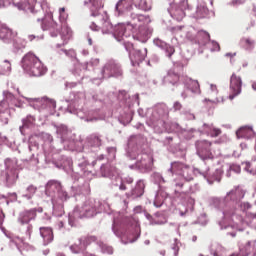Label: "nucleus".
<instances>
[{
  "label": "nucleus",
  "instance_id": "nucleus-1",
  "mask_svg": "<svg viewBox=\"0 0 256 256\" xmlns=\"http://www.w3.org/2000/svg\"><path fill=\"white\" fill-rule=\"evenodd\" d=\"M84 5H90V13L91 17H100L99 20L96 22H93L90 25V29L92 31H102V33L107 34L111 33V30L113 29V25L109 21V18L107 16L101 15V7H103V4L99 0H84Z\"/></svg>",
  "mask_w": 256,
  "mask_h": 256
},
{
  "label": "nucleus",
  "instance_id": "nucleus-2",
  "mask_svg": "<svg viewBox=\"0 0 256 256\" xmlns=\"http://www.w3.org/2000/svg\"><path fill=\"white\" fill-rule=\"evenodd\" d=\"M22 69L30 77H43L47 73V67L34 53L28 52L21 60Z\"/></svg>",
  "mask_w": 256,
  "mask_h": 256
},
{
  "label": "nucleus",
  "instance_id": "nucleus-3",
  "mask_svg": "<svg viewBox=\"0 0 256 256\" xmlns=\"http://www.w3.org/2000/svg\"><path fill=\"white\" fill-rule=\"evenodd\" d=\"M102 73L105 79H109L111 77H120V75H123V70H121V66L115 60H109L104 65Z\"/></svg>",
  "mask_w": 256,
  "mask_h": 256
},
{
  "label": "nucleus",
  "instance_id": "nucleus-4",
  "mask_svg": "<svg viewBox=\"0 0 256 256\" xmlns=\"http://www.w3.org/2000/svg\"><path fill=\"white\" fill-rule=\"evenodd\" d=\"M170 171L176 175H181L187 181H193V176H191V167L183 162H173L171 164Z\"/></svg>",
  "mask_w": 256,
  "mask_h": 256
},
{
  "label": "nucleus",
  "instance_id": "nucleus-5",
  "mask_svg": "<svg viewBox=\"0 0 256 256\" xmlns=\"http://www.w3.org/2000/svg\"><path fill=\"white\" fill-rule=\"evenodd\" d=\"M243 87V80L241 76L237 74H232L230 77V91L231 94L229 95L230 101H233L237 95H241V89Z\"/></svg>",
  "mask_w": 256,
  "mask_h": 256
},
{
  "label": "nucleus",
  "instance_id": "nucleus-6",
  "mask_svg": "<svg viewBox=\"0 0 256 256\" xmlns=\"http://www.w3.org/2000/svg\"><path fill=\"white\" fill-rule=\"evenodd\" d=\"M197 153L203 160L213 159V153L211 152V142L207 140H200L196 143Z\"/></svg>",
  "mask_w": 256,
  "mask_h": 256
},
{
  "label": "nucleus",
  "instance_id": "nucleus-7",
  "mask_svg": "<svg viewBox=\"0 0 256 256\" xmlns=\"http://www.w3.org/2000/svg\"><path fill=\"white\" fill-rule=\"evenodd\" d=\"M81 217H95L97 215V207L95 201H86L80 210Z\"/></svg>",
  "mask_w": 256,
  "mask_h": 256
},
{
  "label": "nucleus",
  "instance_id": "nucleus-8",
  "mask_svg": "<svg viewBox=\"0 0 256 256\" xmlns=\"http://www.w3.org/2000/svg\"><path fill=\"white\" fill-rule=\"evenodd\" d=\"M145 57H147V48L134 50L130 56L133 67H139L145 61Z\"/></svg>",
  "mask_w": 256,
  "mask_h": 256
},
{
  "label": "nucleus",
  "instance_id": "nucleus-9",
  "mask_svg": "<svg viewBox=\"0 0 256 256\" xmlns=\"http://www.w3.org/2000/svg\"><path fill=\"white\" fill-rule=\"evenodd\" d=\"M184 85L187 87V89H189V91H192V93H201V86L197 80H193L190 77H185Z\"/></svg>",
  "mask_w": 256,
  "mask_h": 256
},
{
  "label": "nucleus",
  "instance_id": "nucleus-10",
  "mask_svg": "<svg viewBox=\"0 0 256 256\" xmlns=\"http://www.w3.org/2000/svg\"><path fill=\"white\" fill-rule=\"evenodd\" d=\"M133 8V0H120L116 4V10L118 13H125V11H131Z\"/></svg>",
  "mask_w": 256,
  "mask_h": 256
},
{
  "label": "nucleus",
  "instance_id": "nucleus-11",
  "mask_svg": "<svg viewBox=\"0 0 256 256\" xmlns=\"http://www.w3.org/2000/svg\"><path fill=\"white\" fill-rule=\"evenodd\" d=\"M40 235L44 239V245H49L53 241V229L49 227L40 228Z\"/></svg>",
  "mask_w": 256,
  "mask_h": 256
},
{
  "label": "nucleus",
  "instance_id": "nucleus-12",
  "mask_svg": "<svg viewBox=\"0 0 256 256\" xmlns=\"http://www.w3.org/2000/svg\"><path fill=\"white\" fill-rule=\"evenodd\" d=\"M236 136L238 139H249V137L253 136V128L249 126L241 127L237 130Z\"/></svg>",
  "mask_w": 256,
  "mask_h": 256
},
{
  "label": "nucleus",
  "instance_id": "nucleus-13",
  "mask_svg": "<svg viewBox=\"0 0 256 256\" xmlns=\"http://www.w3.org/2000/svg\"><path fill=\"white\" fill-rule=\"evenodd\" d=\"M0 39L2 41L13 39V30L9 29L5 24H0Z\"/></svg>",
  "mask_w": 256,
  "mask_h": 256
},
{
  "label": "nucleus",
  "instance_id": "nucleus-14",
  "mask_svg": "<svg viewBox=\"0 0 256 256\" xmlns=\"http://www.w3.org/2000/svg\"><path fill=\"white\" fill-rule=\"evenodd\" d=\"M73 37V31H71V28L65 25V23L62 25L61 28V38L64 41L63 45H67L69 43V40Z\"/></svg>",
  "mask_w": 256,
  "mask_h": 256
},
{
  "label": "nucleus",
  "instance_id": "nucleus-15",
  "mask_svg": "<svg viewBox=\"0 0 256 256\" xmlns=\"http://www.w3.org/2000/svg\"><path fill=\"white\" fill-rule=\"evenodd\" d=\"M125 31H127V28L125 27V24H118L114 28V37L118 41H123L125 39Z\"/></svg>",
  "mask_w": 256,
  "mask_h": 256
},
{
  "label": "nucleus",
  "instance_id": "nucleus-16",
  "mask_svg": "<svg viewBox=\"0 0 256 256\" xmlns=\"http://www.w3.org/2000/svg\"><path fill=\"white\" fill-rule=\"evenodd\" d=\"M57 28V22L53 21V18H45L42 21V29L43 31H49L50 29H56Z\"/></svg>",
  "mask_w": 256,
  "mask_h": 256
},
{
  "label": "nucleus",
  "instance_id": "nucleus-17",
  "mask_svg": "<svg viewBox=\"0 0 256 256\" xmlns=\"http://www.w3.org/2000/svg\"><path fill=\"white\" fill-rule=\"evenodd\" d=\"M253 249H255V242L248 241L242 248H240V253H242V256H249Z\"/></svg>",
  "mask_w": 256,
  "mask_h": 256
},
{
  "label": "nucleus",
  "instance_id": "nucleus-18",
  "mask_svg": "<svg viewBox=\"0 0 256 256\" xmlns=\"http://www.w3.org/2000/svg\"><path fill=\"white\" fill-rule=\"evenodd\" d=\"M80 243H81V247L82 249H87L88 245H91V243H95V241H97V237L95 236H85L80 238Z\"/></svg>",
  "mask_w": 256,
  "mask_h": 256
},
{
  "label": "nucleus",
  "instance_id": "nucleus-19",
  "mask_svg": "<svg viewBox=\"0 0 256 256\" xmlns=\"http://www.w3.org/2000/svg\"><path fill=\"white\" fill-rule=\"evenodd\" d=\"M179 74L176 73L174 70H169L168 74L166 76V81L171 83L172 85H176V83H179Z\"/></svg>",
  "mask_w": 256,
  "mask_h": 256
},
{
  "label": "nucleus",
  "instance_id": "nucleus-20",
  "mask_svg": "<svg viewBox=\"0 0 256 256\" xmlns=\"http://www.w3.org/2000/svg\"><path fill=\"white\" fill-rule=\"evenodd\" d=\"M37 213L33 210L25 211L22 215L21 221L23 224L29 223L31 220L35 219Z\"/></svg>",
  "mask_w": 256,
  "mask_h": 256
},
{
  "label": "nucleus",
  "instance_id": "nucleus-21",
  "mask_svg": "<svg viewBox=\"0 0 256 256\" xmlns=\"http://www.w3.org/2000/svg\"><path fill=\"white\" fill-rule=\"evenodd\" d=\"M240 44L245 49H253V47H255V40L251 38H242Z\"/></svg>",
  "mask_w": 256,
  "mask_h": 256
},
{
  "label": "nucleus",
  "instance_id": "nucleus-22",
  "mask_svg": "<svg viewBox=\"0 0 256 256\" xmlns=\"http://www.w3.org/2000/svg\"><path fill=\"white\" fill-rule=\"evenodd\" d=\"M47 191H53L54 189L56 191H61V183L55 180H51L46 185Z\"/></svg>",
  "mask_w": 256,
  "mask_h": 256
},
{
  "label": "nucleus",
  "instance_id": "nucleus-23",
  "mask_svg": "<svg viewBox=\"0 0 256 256\" xmlns=\"http://www.w3.org/2000/svg\"><path fill=\"white\" fill-rule=\"evenodd\" d=\"M138 7L142 11H151V6L147 3V0H140Z\"/></svg>",
  "mask_w": 256,
  "mask_h": 256
},
{
  "label": "nucleus",
  "instance_id": "nucleus-24",
  "mask_svg": "<svg viewBox=\"0 0 256 256\" xmlns=\"http://www.w3.org/2000/svg\"><path fill=\"white\" fill-rule=\"evenodd\" d=\"M72 253H81V251H85V248H81V242L79 244H74L70 247Z\"/></svg>",
  "mask_w": 256,
  "mask_h": 256
},
{
  "label": "nucleus",
  "instance_id": "nucleus-25",
  "mask_svg": "<svg viewBox=\"0 0 256 256\" xmlns=\"http://www.w3.org/2000/svg\"><path fill=\"white\" fill-rule=\"evenodd\" d=\"M28 194L26 195L28 197V199H31V197L34 196L35 193H37V187L30 185L27 188Z\"/></svg>",
  "mask_w": 256,
  "mask_h": 256
},
{
  "label": "nucleus",
  "instance_id": "nucleus-26",
  "mask_svg": "<svg viewBox=\"0 0 256 256\" xmlns=\"http://www.w3.org/2000/svg\"><path fill=\"white\" fill-rule=\"evenodd\" d=\"M165 51L166 53H168L167 56L169 57V59H171V57L173 56V53H175V47L171 45H166Z\"/></svg>",
  "mask_w": 256,
  "mask_h": 256
},
{
  "label": "nucleus",
  "instance_id": "nucleus-27",
  "mask_svg": "<svg viewBox=\"0 0 256 256\" xmlns=\"http://www.w3.org/2000/svg\"><path fill=\"white\" fill-rule=\"evenodd\" d=\"M246 0H232L230 2L231 7H240V5H245Z\"/></svg>",
  "mask_w": 256,
  "mask_h": 256
},
{
  "label": "nucleus",
  "instance_id": "nucleus-28",
  "mask_svg": "<svg viewBox=\"0 0 256 256\" xmlns=\"http://www.w3.org/2000/svg\"><path fill=\"white\" fill-rule=\"evenodd\" d=\"M91 139L93 140V145H95V147H101V138L97 135H92Z\"/></svg>",
  "mask_w": 256,
  "mask_h": 256
},
{
  "label": "nucleus",
  "instance_id": "nucleus-29",
  "mask_svg": "<svg viewBox=\"0 0 256 256\" xmlns=\"http://www.w3.org/2000/svg\"><path fill=\"white\" fill-rule=\"evenodd\" d=\"M222 131L219 128H212L210 131V137H219L221 135Z\"/></svg>",
  "mask_w": 256,
  "mask_h": 256
},
{
  "label": "nucleus",
  "instance_id": "nucleus-30",
  "mask_svg": "<svg viewBox=\"0 0 256 256\" xmlns=\"http://www.w3.org/2000/svg\"><path fill=\"white\" fill-rule=\"evenodd\" d=\"M59 13H60V20L65 21V19L67 18V15L65 14V8H60Z\"/></svg>",
  "mask_w": 256,
  "mask_h": 256
},
{
  "label": "nucleus",
  "instance_id": "nucleus-31",
  "mask_svg": "<svg viewBox=\"0 0 256 256\" xmlns=\"http://www.w3.org/2000/svg\"><path fill=\"white\" fill-rule=\"evenodd\" d=\"M173 107H174V111H181L183 105H181L180 102H175Z\"/></svg>",
  "mask_w": 256,
  "mask_h": 256
},
{
  "label": "nucleus",
  "instance_id": "nucleus-32",
  "mask_svg": "<svg viewBox=\"0 0 256 256\" xmlns=\"http://www.w3.org/2000/svg\"><path fill=\"white\" fill-rule=\"evenodd\" d=\"M128 221L130 223V225H135V227H137V220L133 217L128 218Z\"/></svg>",
  "mask_w": 256,
  "mask_h": 256
},
{
  "label": "nucleus",
  "instance_id": "nucleus-33",
  "mask_svg": "<svg viewBox=\"0 0 256 256\" xmlns=\"http://www.w3.org/2000/svg\"><path fill=\"white\" fill-rule=\"evenodd\" d=\"M120 191H126L127 190V186H125V183H121L119 186Z\"/></svg>",
  "mask_w": 256,
  "mask_h": 256
},
{
  "label": "nucleus",
  "instance_id": "nucleus-34",
  "mask_svg": "<svg viewBox=\"0 0 256 256\" xmlns=\"http://www.w3.org/2000/svg\"><path fill=\"white\" fill-rule=\"evenodd\" d=\"M28 39H29V41H35V39H37V36H35V35H29V36H28Z\"/></svg>",
  "mask_w": 256,
  "mask_h": 256
},
{
  "label": "nucleus",
  "instance_id": "nucleus-35",
  "mask_svg": "<svg viewBox=\"0 0 256 256\" xmlns=\"http://www.w3.org/2000/svg\"><path fill=\"white\" fill-rule=\"evenodd\" d=\"M213 103H221V100L219 98H216L215 100H212Z\"/></svg>",
  "mask_w": 256,
  "mask_h": 256
},
{
  "label": "nucleus",
  "instance_id": "nucleus-36",
  "mask_svg": "<svg viewBox=\"0 0 256 256\" xmlns=\"http://www.w3.org/2000/svg\"><path fill=\"white\" fill-rule=\"evenodd\" d=\"M252 89H253L254 91H256V82H253V83H252Z\"/></svg>",
  "mask_w": 256,
  "mask_h": 256
},
{
  "label": "nucleus",
  "instance_id": "nucleus-37",
  "mask_svg": "<svg viewBox=\"0 0 256 256\" xmlns=\"http://www.w3.org/2000/svg\"><path fill=\"white\" fill-rule=\"evenodd\" d=\"M176 186L180 187V189H181V188H183V183H177Z\"/></svg>",
  "mask_w": 256,
  "mask_h": 256
},
{
  "label": "nucleus",
  "instance_id": "nucleus-38",
  "mask_svg": "<svg viewBox=\"0 0 256 256\" xmlns=\"http://www.w3.org/2000/svg\"><path fill=\"white\" fill-rule=\"evenodd\" d=\"M138 19H139V20L145 19V16H143V15H138Z\"/></svg>",
  "mask_w": 256,
  "mask_h": 256
},
{
  "label": "nucleus",
  "instance_id": "nucleus-39",
  "mask_svg": "<svg viewBox=\"0 0 256 256\" xmlns=\"http://www.w3.org/2000/svg\"><path fill=\"white\" fill-rule=\"evenodd\" d=\"M158 109H165V105L158 106Z\"/></svg>",
  "mask_w": 256,
  "mask_h": 256
},
{
  "label": "nucleus",
  "instance_id": "nucleus-40",
  "mask_svg": "<svg viewBox=\"0 0 256 256\" xmlns=\"http://www.w3.org/2000/svg\"><path fill=\"white\" fill-rule=\"evenodd\" d=\"M182 97H183L184 99H187V94L182 93Z\"/></svg>",
  "mask_w": 256,
  "mask_h": 256
},
{
  "label": "nucleus",
  "instance_id": "nucleus-41",
  "mask_svg": "<svg viewBox=\"0 0 256 256\" xmlns=\"http://www.w3.org/2000/svg\"><path fill=\"white\" fill-rule=\"evenodd\" d=\"M127 183H133V180H132L131 178H129V179L127 180Z\"/></svg>",
  "mask_w": 256,
  "mask_h": 256
},
{
  "label": "nucleus",
  "instance_id": "nucleus-42",
  "mask_svg": "<svg viewBox=\"0 0 256 256\" xmlns=\"http://www.w3.org/2000/svg\"><path fill=\"white\" fill-rule=\"evenodd\" d=\"M109 253L110 254L113 253V249L109 248Z\"/></svg>",
  "mask_w": 256,
  "mask_h": 256
},
{
  "label": "nucleus",
  "instance_id": "nucleus-43",
  "mask_svg": "<svg viewBox=\"0 0 256 256\" xmlns=\"http://www.w3.org/2000/svg\"><path fill=\"white\" fill-rule=\"evenodd\" d=\"M253 11H254V13H256V7L254 6V8H253Z\"/></svg>",
  "mask_w": 256,
  "mask_h": 256
},
{
  "label": "nucleus",
  "instance_id": "nucleus-44",
  "mask_svg": "<svg viewBox=\"0 0 256 256\" xmlns=\"http://www.w3.org/2000/svg\"><path fill=\"white\" fill-rule=\"evenodd\" d=\"M204 127H209V125H207V124H204Z\"/></svg>",
  "mask_w": 256,
  "mask_h": 256
},
{
  "label": "nucleus",
  "instance_id": "nucleus-45",
  "mask_svg": "<svg viewBox=\"0 0 256 256\" xmlns=\"http://www.w3.org/2000/svg\"><path fill=\"white\" fill-rule=\"evenodd\" d=\"M199 256H204L203 254H199Z\"/></svg>",
  "mask_w": 256,
  "mask_h": 256
},
{
  "label": "nucleus",
  "instance_id": "nucleus-46",
  "mask_svg": "<svg viewBox=\"0 0 256 256\" xmlns=\"http://www.w3.org/2000/svg\"><path fill=\"white\" fill-rule=\"evenodd\" d=\"M89 43H90V45H91V40H89Z\"/></svg>",
  "mask_w": 256,
  "mask_h": 256
}]
</instances>
